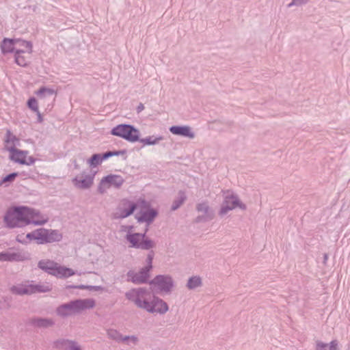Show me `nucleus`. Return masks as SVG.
<instances>
[{
	"mask_svg": "<svg viewBox=\"0 0 350 350\" xmlns=\"http://www.w3.org/2000/svg\"><path fill=\"white\" fill-rule=\"evenodd\" d=\"M29 46V50H24V46H17L14 48L15 54H21V53H27V55H30L32 52V44L30 42L26 41Z\"/></svg>",
	"mask_w": 350,
	"mask_h": 350,
	"instance_id": "nucleus-24",
	"label": "nucleus"
},
{
	"mask_svg": "<svg viewBox=\"0 0 350 350\" xmlns=\"http://www.w3.org/2000/svg\"><path fill=\"white\" fill-rule=\"evenodd\" d=\"M161 139H162L161 137L154 138L153 137H148L146 138L142 139L140 140V142L144 145H153V144H157Z\"/></svg>",
	"mask_w": 350,
	"mask_h": 350,
	"instance_id": "nucleus-25",
	"label": "nucleus"
},
{
	"mask_svg": "<svg viewBox=\"0 0 350 350\" xmlns=\"http://www.w3.org/2000/svg\"><path fill=\"white\" fill-rule=\"evenodd\" d=\"M144 108V106L139 107V109H142Z\"/></svg>",
	"mask_w": 350,
	"mask_h": 350,
	"instance_id": "nucleus-35",
	"label": "nucleus"
},
{
	"mask_svg": "<svg viewBox=\"0 0 350 350\" xmlns=\"http://www.w3.org/2000/svg\"><path fill=\"white\" fill-rule=\"evenodd\" d=\"M316 350H338L337 340H332L329 344L321 341L317 342Z\"/></svg>",
	"mask_w": 350,
	"mask_h": 350,
	"instance_id": "nucleus-19",
	"label": "nucleus"
},
{
	"mask_svg": "<svg viewBox=\"0 0 350 350\" xmlns=\"http://www.w3.org/2000/svg\"><path fill=\"white\" fill-rule=\"evenodd\" d=\"M18 176V174L17 173H12L8 176H6L3 179V183H6V182H12L15 178Z\"/></svg>",
	"mask_w": 350,
	"mask_h": 350,
	"instance_id": "nucleus-28",
	"label": "nucleus"
},
{
	"mask_svg": "<svg viewBox=\"0 0 350 350\" xmlns=\"http://www.w3.org/2000/svg\"><path fill=\"white\" fill-rule=\"evenodd\" d=\"M201 284V280L198 277L191 278L188 282L187 286L189 288H193Z\"/></svg>",
	"mask_w": 350,
	"mask_h": 350,
	"instance_id": "nucleus-26",
	"label": "nucleus"
},
{
	"mask_svg": "<svg viewBox=\"0 0 350 350\" xmlns=\"http://www.w3.org/2000/svg\"><path fill=\"white\" fill-rule=\"evenodd\" d=\"M27 105L31 110L38 113L39 119L41 120V116L38 109V103L36 98H30L27 101Z\"/></svg>",
	"mask_w": 350,
	"mask_h": 350,
	"instance_id": "nucleus-23",
	"label": "nucleus"
},
{
	"mask_svg": "<svg viewBox=\"0 0 350 350\" xmlns=\"http://www.w3.org/2000/svg\"><path fill=\"white\" fill-rule=\"evenodd\" d=\"M4 221L10 228L21 227L29 224L42 225L48 221V217L39 211L27 207H12L8 210Z\"/></svg>",
	"mask_w": 350,
	"mask_h": 350,
	"instance_id": "nucleus-1",
	"label": "nucleus"
},
{
	"mask_svg": "<svg viewBox=\"0 0 350 350\" xmlns=\"http://www.w3.org/2000/svg\"><path fill=\"white\" fill-rule=\"evenodd\" d=\"M120 152H107L103 154L102 156L100 154H94L91 159L90 160L89 163L90 165L92 166H96L98 165L103 159H107L112 156H116L120 154Z\"/></svg>",
	"mask_w": 350,
	"mask_h": 350,
	"instance_id": "nucleus-18",
	"label": "nucleus"
},
{
	"mask_svg": "<svg viewBox=\"0 0 350 350\" xmlns=\"http://www.w3.org/2000/svg\"><path fill=\"white\" fill-rule=\"evenodd\" d=\"M94 305V302L92 299L77 300L61 306L57 308V312L62 317L72 315L92 308Z\"/></svg>",
	"mask_w": 350,
	"mask_h": 350,
	"instance_id": "nucleus-4",
	"label": "nucleus"
},
{
	"mask_svg": "<svg viewBox=\"0 0 350 350\" xmlns=\"http://www.w3.org/2000/svg\"><path fill=\"white\" fill-rule=\"evenodd\" d=\"M144 108V106L139 107V109H142Z\"/></svg>",
	"mask_w": 350,
	"mask_h": 350,
	"instance_id": "nucleus-34",
	"label": "nucleus"
},
{
	"mask_svg": "<svg viewBox=\"0 0 350 350\" xmlns=\"http://www.w3.org/2000/svg\"><path fill=\"white\" fill-rule=\"evenodd\" d=\"M18 142V139L15 135H14L10 131H8L5 139V149L7 150V146L14 147L16 143Z\"/></svg>",
	"mask_w": 350,
	"mask_h": 350,
	"instance_id": "nucleus-20",
	"label": "nucleus"
},
{
	"mask_svg": "<svg viewBox=\"0 0 350 350\" xmlns=\"http://www.w3.org/2000/svg\"><path fill=\"white\" fill-rule=\"evenodd\" d=\"M135 210H138L137 219L139 222H151L157 215V212L149 207V205L144 200H139L137 203L128 200H122L115 213L118 218H124Z\"/></svg>",
	"mask_w": 350,
	"mask_h": 350,
	"instance_id": "nucleus-3",
	"label": "nucleus"
},
{
	"mask_svg": "<svg viewBox=\"0 0 350 350\" xmlns=\"http://www.w3.org/2000/svg\"><path fill=\"white\" fill-rule=\"evenodd\" d=\"M51 324V322L49 321H47V320H40L38 322L39 325L44 326V327L48 326Z\"/></svg>",
	"mask_w": 350,
	"mask_h": 350,
	"instance_id": "nucleus-31",
	"label": "nucleus"
},
{
	"mask_svg": "<svg viewBox=\"0 0 350 350\" xmlns=\"http://www.w3.org/2000/svg\"><path fill=\"white\" fill-rule=\"evenodd\" d=\"M170 131L174 135H182L189 138H193L194 134L191 131V128L188 126H173L170 127Z\"/></svg>",
	"mask_w": 350,
	"mask_h": 350,
	"instance_id": "nucleus-17",
	"label": "nucleus"
},
{
	"mask_svg": "<svg viewBox=\"0 0 350 350\" xmlns=\"http://www.w3.org/2000/svg\"><path fill=\"white\" fill-rule=\"evenodd\" d=\"M74 185L80 189L90 187L93 183V176L80 174L73 180Z\"/></svg>",
	"mask_w": 350,
	"mask_h": 350,
	"instance_id": "nucleus-15",
	"label": "nucleus"
},
{
	"mask_svg": "<svg viewBox=\"0 0 350 350\" xmlns=\"http://www.w3.org/2000/svg\"><path fill=\"white\" fill-rule=\"evenodd\" d=\"M127 298L137 306L149 312L165 313L168 306L163 300L155 297L150 292L142 289H133L126 293Z\"/></svg>",
	"mask_w": 350,
	"mask_h": 350,
	"instance_id": "nucleus-2",
	"label": "nucleus"
},
{
	"mask_svg": "<svg viewBox=\"0 0 350 350\" xmlns=\"http://www.w3.org/2000/svg\"><path fill=\"white\" fill-rule=\"evenodd\" d=\"M124 182V179L119 175H109L103 178L100 183L99 189L101 192H104L106 189L113 187H119Z\"/></svg>",
	"mask_w": 350,
	"mask_h": 350,
	"instance_id": "nucleus-11",
	"label": "nucleus"
},
{
	"mask_svg": "<svg viewBox=\"0 0 350 350\" xmlns=\"http://www.w3.org/2000/svg\"><path fill=\"white\" fill-rule=\"evenodd\" d=\"M109 335L111 338H114V339H116V340H121V339H122V338H121V337H120V336H119V335L116 333V331H113V330H110V331L109 332Z\"/></svg>",
	"mask_w": 350,
	"mask_h": 350,
	"instance_id": "nucleus-30",
	"label": "nucleus"
},
{
	"mask_svg": "<svg viewBox=\"0 0 350 350\" xmlns=\"http://www.w3.org/2000/svg\"><path fill=\"white\" fill-rule=\"evenodd\" d=\"M111 134L129 142H135L139 139V131L129 124H119L111 131Z\"/></svg>",
	"mask_w": 350,
	"mask_h": 350,
	"instance_id": "nucleus-7",
	"label": "nucleus"
},
{
	"mask_svg": "<svg viewBox=\"0 0 350 350\" xmlns=\"http://www.w3.org/2000/svg\"><path fill=\"white\" fill-rule=\"evenodd\" d=\"M128 241L132 244V246L141 247L142 249H150L154 246L152 241L144 240V235L139 233L127 235Z\"/></svg>",
	"mask_w": 350,
	"mask_h": 350,
	"instance_id": "nucleus-12",
	"label": "nucleus"
},
{
	"mask_svg": "<svg viewBox=\"0 0 350 350\" xmlns=\"http://www.w3.org/2000/svg\"><path fill=\"white\" fill-rule=\"evenodd\" d=\"M18 256L14 254H0V260H18Z\"/></svg>",
	"mask_w": 350,
	"mask_h": 350,
	"instance_id": "nucleus-27",
	"label": "nucleus"
},
{
	"mask_svg": "<svg viewBox=\"0 0 350 350\" xmlns=\"http://www.w3.org/2000/svg\"><path fill=\"white\" fill-rule=\"evenodd\" d=\"M51 289L49 286H33V285H20L14 286L12 291L16 294H31L35 293H43L49 291Z\"/></svg>",
	"mask_w": 350,
	"mask_h": 350,
	"instance_id": "nucleus-10",
	"label": "nucleus"
},
{
	"mask_svg": "<svg viewBox=\"0 0 350 350\" xmlns=\"http://www.w3.org/2000/svg\"><path fill=\"white\" fill-rule=\"evenodd\" d=\"M29 55L27 53L15 54V59L17 64L25 66L29 62Z\"/></svg>",
	"mask_w": 350,
	"mask_h": 350,
	"instance_id": "nucleus-21",
	"label": "nucleus"
},
{
	"mask_svg": "<svg viewBox=\"0 0 350 350\" xmlns=\"http://www.w3.org/2000/svg\"><path fill=\"white\" fill-rule=\"evenodd\" d=\"M39 267L46 272L57 278H66L75 274L72 269L58 265L50 260H43L39 262Z\"/></svg>",
	"mask_w": 350,
	"mask_h": 350,
	"instance_id": "nucleus-5",
	"label": "nucleus"
},
{
	"mask_svg": "<svg viewBox=\"0 0 350 350\" xmlns=\"http://www.w3.org/2000/svg\"><path fill=\"white\" fill-rule=\"evenodd\" d=\"M183 200H184V199H183V198H182V199H181V200H180V202L178 204H176V205H174V206H173L172 208H173L174 210V209H176V208H177L180 206V204H182V202H183Z\"/></svg>",
	"mask_w": 350,
	"mask_h": 350,
	"instance_id": "nucleus-33",
	"label": "nucleus"
},
{
	"mask_svg": "<svg viewBox=\"0 0 350 350\" xmlns=\"http://www.w3.org/2000/svg\"><path fill=\"white\" fill-rule=\"evenodd\" d=\"M154 285L157 286L160 291H169L172 286V280L170 278L165 276H157L153 280Z\"/></svg>",
	"mask_w": 350,
	"mask_h": 350,
	"instance_id": "nucleus-16",
	"label": "nucleus"
},
{
	"mask_svg": "<svg viewBox=\"0 0 350 350\" xmlns=\"http://www.w3.org/2000/svg\"><path fill=\"white\" fill-rule=\"evenodd\" d=\"M198 211H206L207 208L205 206V204H200L198 207Z\"/></svg>",
	"mask_w": 350,
	"mask_h": 350,
	"instance_id": "nucleus-32",
	"label": "nucleus"
},
{
	"mask_svg": "<svg viewBox=\"0 0 350 350\" xmlns=\"http://www.w3.org/2000/svg\"><path fill=\"white\" fill-rule=\"evenodd\" d=\"M29 241H34L37 243H44L60 240L61 234L55 230L49 231L43 228L36 230L27 234Z\"/></svg>",
	"mask_w": 350,
	"mask_h": 350,
	"instance_id": "nucleus-6",
	"label": "nucleus"
},
{
	"mask_svg": "<svg viewBox=\"0 0 350 350\" xmlns=\"http://www.w3.org/2000/svg\"><path fill=\"white\" fill-rule=\"evenodd\" d=\"M236 207L244 208L245 206L239 201L236 196L233 195L226 196L224 203L221 208L220 213L225 214L228 211L232 210Z\"/></svg>",
	"mask_w": 350,
	"mask_h": 350,
	"instance_id": "nucleus-14",
	"label": "nucleus"
},
{
	"mask_svg": "<svg viewBox=\"0 0 350 350\" xmlns=\"http://www.w3.org/2000/svg\"><path fill=\"white\" fill-rule=\"evenodd\" d=\"M64 345L65 348L68 350H81L79 347H75V344L72 342L67 341Z\"/></svg>",
	"mask_w": 350,
	"mask_h": 350,
	"instance_id": "nucleus-29",
	"label": "nucleus"
},
{
	"mask_svg": "<svg viewBox=\"0 0 350 350\" xmlns=\"http://www.w3.org/2000/svg\"><path fill=\"white\" fill-rule=\"evenodd\" d=\"M55 94V91L53 89L47 88H41L39 90L36 92V94L40 98H44L47 96H51Z\"/></svg>",
	"mask_w": 350,
	"mask_h": 350,
	"instance_id": "nucleus-22",
	"label": "nucleus"
},
{
	"mask_svg": "<svg viewBox=\"0 0 350 350\" xmlns=\"http://www.w3.org/2000/svg\"><path fill=\"white\" fill-rule=\"evenodd\" d=\"M152 255L149 254L147 258V265L145 269L137 273H129V276L133 282L141 283L146 281L148 278V272L152 267Z\"/></svg>",
	"mask_w": 350,
	"mask_h": 350,
	"instance_id": "nucleus-13",
	"label": "nucleus"
},
{
	"mask_svg": "<svg viewBox=\"0 0 350 350\" xmlns=\"http://www.w3.org/2000/svg\"><path fill=\"white\" fill-rule=\"evenodd\" d=\"M7 150L10 153V159L15 163L30 165L35 161L34 158L29 155L27 150H22L12 146H7Z\"/></svg>",
	"mask_w": 350,
	"mask_h": 350,
	"instance_id": "nucleus-8",
	"label": "nucleus"
},
{
	"mask_svg": "<svg viewBox=\"0 0 350 350\" xmlns=\"http://www.w3.org/2000/svg\"><path fill=\"white\" fill-rule=\"evenodd\" d=\"M17 46H24V50H29V46L26 40L21 39L5 38L1 44V51L4 53L14 52V48Z\"/></svg>",
	"mask_w": 350,
	"mask_h": 350,
	"instance_id": "nucleus-9",
	"label": "nucleus"
}]
</instances>
